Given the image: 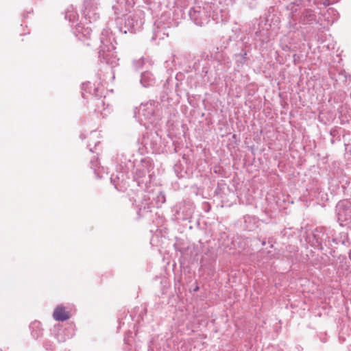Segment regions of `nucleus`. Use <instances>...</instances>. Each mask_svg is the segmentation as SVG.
I'll return each mask as SVG.
<instances>
[{
  "label": "nucleus",
  "instance_id": "nucleus-1",
  "mask_svg": "<svg viewBox=\"0 0 351 351\" xmlns=\"http://www.w3.org/2000/svg\"><path fill=\"white\" fill-rule=\"evenodd\" d=\"M154 176V165L149 159L142 160L136 167L134 179L138 186L145 185L146 186L152 182Z\"/></svg>",
  "mask_w": 351,
  "mask_h": 351
},
{
  "label": "nucleus",
  "instance_id": "nucleus-2",
  "mask_svg": "<svg viewBox=\"0 0 351 351\" xmlns=\"http://www.w3.org/2000/svg\"><path fill=\"white\" fill-rule=\"evenodd\" d=\"M112 38H101V45L99 50V57L103 60L106 64L111 66H114L118 64L119 58L114 51L115 47L112 44Z\"/></svg>",
  "mask_w": 351,
  "mask_h": 351
},
{
  "label": "nucleus",
  "instance_id": "nucleus-3",
  "mask_svg": "<svg viewBox=\"0 0 351 351\" xmlns=\"http://www.w3.org/2000/svg\"><path fill=\"white\" fill-rule=\"evenodd\" d=\"M138 119L141 124L147 127V123H152L154 120V106L152 103L142 104L138 111Z\"/></svg>",
  "mask_w": 351,
  "mask_h": 351
},
{
  "label": "nucleus",
  "instance_id": "nucleus-4",
  "mask_svg": "<svg viewBox=\"0 0 351 351\" xmlns=\"http://www.w3.org/2000/svg\"><path fill=\"white\" fill-rule=\"evenodd\" d=\"M143 21L137 13L131 14L127 16L125 19V27L124 33L127 32L134 33L141 29L143 26Z\"/></svg>",
  "mask_w": 351,
  "mask_h": 351
},
{
  "label": "nucleus",
  "instance_id": "nucleus-5",
  "mask_svg": "<svg viewBox=\"0 0 351 351\" xmlns=\"http://www.w3.org/2000/svg\"><path fill=\"white\" fill-rule=\"evenodd\" d=\"M52 332L59 342H64L75 335L74 328L71 325L65 328L60 325L56 326Z\"/></svg>",
  "mask_w": 351,
  "mask_h": 351
},
{
  "label": "nucleus",
  "instance_id": "nucleus-6",
  "mask_svg": "<svg viewBox=\"0 0 351 351\" xmlns=\"http://www.w3.org/2000/svg\"><path fill=\"white\" fill-rule=\"evenodd\" d=\"M176 217L178 219L185 220L191 217L193 213V208L190 204H180L176 206Z\"/></svg>",
  "mask_w": 351,
  "mask_h": 351
},
{
  "label": "nucleus",
  "instance_id": "nucleus-7",
  "mask_svg": "<svg viewBox=\"0 0 351 351\" xmlns=\"http://www.w3.org/2000/svg\"><path fill=\"white\" fill-rule=\"evenodd\" d=\"M53 317L56 320L63 322L69 319L70 315L62 306H58L55 308Z\"/></svg>",
  "mask_w": 351,
  "mask_h": 351
},
{
  "label": "nucleus",
  "instance_id": "nucleus-8",
  "mask_svg": "<svg viewBox=\"0 0 351 351\" xmlns=\"http://www.w3.org/2000/svg\"><path fill=\"white\" fill-rule=\"evenodd\" d=\"M140 82L143 87L148 88L155 84V77L152 73L146 71L141 74Z\"/></svg>",
  "mask_w": 351,
  "mask_h": 351
},
{
  "label": "nucleus",
  "instance_id": "nucleus-9",
  "mask_svg": "<svg viewBox=\"0 0 351 351\" xmlns=\"http://www.w3.org/2000/svg\"><path fill=\"white\" fill-rule=\"evenodd\" d=\"M337 212L339 220L343 221L350 216L349 213L351 212V209L348 207L345 209L343 203L339 202L337 206Z\"/></svg>",
  "mask_w": 351,
  "mask_h": 351
},
{
  "label": "nucleus",
  "instance_id": "nucleus-10",
  "mask_svg": "<svg viewBox=\"0 0 351 351\" xmlns=\"http://www.w3.org/2000/svg\"><path fill=\"white\" fill-rule=\"evenodd\" d=\"M104 106L105 102L103 99H96L97 108L95 109V111H97L98 113H100V114L104 117L108 116L111 112V108L108 105L106 106V108H105Z\"/></svg>",
  "mask_w": 351,
  "mask_h": 351
},
{
  "label": "nucleus",
  "instance_id": "nucleus-11",
  "mask_svg": "<svg viewBox=\"0 0 351 351\" xmlns=\"http://www.w3.org/2000/svg\"><path fill=\"white\" fill-rule=\"evenodd\" d=\"M31 335L34 339H38L43 335V329L40 322L34 321L29 326Z\"/></svg>",
  "mask_w": 351,
  "mask_h": 351
},
{
  "label": "nucleus",
  "instance_id": "nucleus-12",
  "mask_svg": "<svg viewBox=\"0 0 351 351\" xmlns=\"http://www.w3.org/2000/svg\"><path fill=\"white\" fill-rule=\"evenodd\" d=\"M189 15L194 23L199 26L204 25L206 23V19H202L201 17V13L199 11L195 10H191Z\"/></svg>",
  "mask_w": 351,
  "mask_h": 351
},
{
  "label": "nucleus",
  "instance_id": "nucleus-13",
  "mask_svg": "<svg viewBox=\"0 0 351 351\" xmlns=\"http://www.w3.org/2000/svg\"><path fill=\"white\" fill-rule=\"evenodd\" d=\"M77 36L79 39L82 40L83 38H90L92 31L90 27H84L82 25H78L76 28Z\"/></svg>",
  "mask_w": 351,
  "mask_h": 351
},
{
  "label": "nucleus",
  "instance_id": "nucleus-14",
  "mask_svg": "<svg viewBox=\"0 0 351 351\" xmlns=\"http://www.w3.org/2000/svg\"><path fill=\"white\" fill-rule=\"evenodd\" d=\"M315 20V14L310 10H306L301 16L300 21L304 24H311Z\"/></svg>",
  "mask_w": 351,
  "mask_h": 351
},
{
  "label": "nucleus",
  "instance_id": "nucleus-15",
  "mask_svg": "<svg viewBox=\"0 0 351 351\" xmlns=\"http://www.w3.org/2000/svg\"><path fill=\"white\" fill-rule=\"evenodd\" d=\"M154 199H155L154 206H156L157 208L160 207L162 206V204H163L166 201V198H165V195L164 193H162L161 191L159 192L156 195Z\"/></svg>",
  "mask_w": 351,
  "mask_h": 351
},
{
  "label": "nucleus",
  "instance_id": "nucleus-16",
  "mask_svg": "<svg viewBox=\"0 0 351 351\" xmlns=\"http://www.w3.org/2000/svg\"><path fill=\"white\" fill-rule=\"evenodd\" d=\"M124 175L121 173L120 176L117 175L116 178H114L113 176H111L110 180L111 182L114 184V187L117 189H119V185L120 184V182H123L124 180Z\"/></svg>",
  "mask_w": 351,
  "mask_h": 351
},
{
  "label": "nucleus",
  "instance_id": "nucleus-17",
  "mask_svg": "<svg viewBox=\"0 0 351 351\" xmlns=\"http://www.w3.org/2000/svg\"><path fill=\"white\" fill-rule=\"evenodd\" d=\"M145 202H142L141 203V205L140 206V208H139V213L141 212H143L142 215H143V213L145 212H149L150 211V208H151V206H150V204H149L146 199H145Z\"/></svg>",
  "mask_w": 351,
  "mask_h": 351
},
{
  "label": "nucleus",
  "instance_id": "nucleus-18",
  "mask_svg": "<svg viewBox=\"0 0 351 351\" xmlns=\"http://www.w3.org/2000/svg\"><path fill=\"white\" fill-rule=\"evenodd\" d=\"M98 160L97 158H94L90 160V167L94 170L95 173L97 175V167L98 166Z\"/></svg>",
  "mask_w": 351,
  "mask_h": 351
},
{
  "label": "nucleus",
  "instance_id": "nucleus-19",
  "mask_svg": "<svg viewBox=\"0 0 351 351\" xmlns=\"http://www.w3.org/2000/svg\"><path fill=\"white\" fill-rule=\"evenodd\" d=\"M93 90H94V92L93 93V95H95V97L101 96V93H99V88H94Z\"/></svg>",
  "mask_w": 351,
  "mask_h": 351
},
{
  "label": "nucleus",
  "instance_id": "nucleus-20",
  "mask_svg": "<svg viewBox=\"0 0 351 351\" xmlns=\"http://www.w3.org/2000/svg\"><path fill=\"white\" fill-rule=\"evenodd\" d=\"M89 86H90V87H91V84H90L89 82H88V83H85V84H83L82 89H83V90H85V88H86V87H89Z\"/></svg>",
  "mask_w": 351,
  "mask_h": 351
},
{
  "label": "nucleus",
  "instance_id": "nucleus-21",
  "mask_svg": "<svg viewBox=\"0 0 351 351\" xmlns=\"http://www.w3.org/2000/svg\"><path fill=\"white\" fill-rule=\"evenodd\" d=\"M198 289V287L195 288V291H197Z\"/></svg>",
  "mask_w": 351,
  "mask_h": 351
}]
</instances>
